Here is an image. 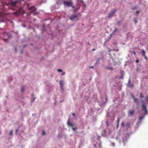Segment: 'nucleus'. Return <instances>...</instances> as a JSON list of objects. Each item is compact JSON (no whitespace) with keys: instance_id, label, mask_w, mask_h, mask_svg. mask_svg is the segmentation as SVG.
I'll return each instance as SVG.
<instances>
[{"instance_id":"nucleus-1","label":"nucleus","mask_w":148,"mask_h":148,"mask_svg":"<svg viewBox=\"0 0 148 148\" xmlns=\"http://www.w3.org/2000/svg\"><path fill=\"white\" fill-rule=\"evenodd\" d=\"M1 8L3 10L9 9L11 6L15 7L19 0H0Z\"/></svg>"},{"instance_id":"nucleus-2","label":"nucleus","mask_w":148,"mask_h":148,"mask_svg":"<svg viewBox=\"0 0 148 148\" xmlns=\"http://www.w3.org/2000/svg\"><path fill=\"white\" fill-rule=\"evenodd\" d=\"M29 10L30 12L32 13L34 15H35L37 14L36 12V9L34 6H32L31 8H29Z\"/></svg>"},{"instance_id":"nucleus-3","label":"nucleus","mask_w":148,"mask_h":148,"mask_svg":"<svg viewBox=\"0 0 148 148\" xmlns=\"http://www.w3.org/2000/svg\"><path fill=\"white\" fill-rule=\"evenodd\" d=\"M72 3L71 1H65L64 2V4L65 6L67 7L72 6L73 8L74 7L72 6Z\"/></svg>"},{"instance_id":"nucleus-4","label":"nucleus","mask_w":148,"mask_h":148,"mask_svg":"<svg viewBox=\"0 0 148 148\" xmlns=\"http://www.w3.org/2000/svg\"><path fill=\"white\" fill-rule=\"evenodd\" d=\"M141 102L143 103L142 105V108L145 111V115L147 114V113L148 112L147 109V107L146 106L145 104L144 103L143 100H141Z\"/></svg>"},{"instance_id":"nucleus-5","label":"nucleus","mask_w":148,"mask_h":148,"mask_svg":"<svg viewBox=\"0 0 148 148\" xmlns=\"http://www.w3.org/2000/svg\"><path fill=\"white\" fill-rule=\"evenodd\" d=\"M130 122H128L125 125L124 122L122 121L121 123V127H124L126 129H127L130 127Z\"/></svg>"},{"instance_id":"nucleus-6","label":"nucleus","mask_w":148,"mask_h":148,"mask_svg":"<svg viewBox=\"0 0 148 148\" xmlns=\"http://www.w3.org/2000/svg\"><path fill=\"white\" fill-rule=\"evenodd\" d=\"M116 10L115 9H113L110 12L109 14L108 17L110 18L114 14L116 11Z\"/></svg>"},{"instance_id":"nucleus-7","label":"nucleus","mask_w":148,"mask_h":148,"mask_svg":"<svg viewBox=\"0 0 148 148\" xmlns=\"http://www.w3.org/2000/svg\"><path fill=\"white\" fill-rule=\"evenodd\" d=\"M135 112L134 110H130L128 112V115L129 116H132Z\"/></svg>"},{"instance_id":"nucleus-8","label":"nucleus","mask_w":148,"mask_h":148,"mask_svg":"<svg viewBox=\"0 0 148 148\" xmlns=\"http://www.w3.org/2000/svg\"><path fill=\"white\" fill-rule=\"evenodd\" d=\"M67 123L69 126L73 127L74 126V124L70 122V118H69L67 122Z\"/></svg>"},{"instance_id":"nucleus-9","label":"nucleus","mask_w":148,"mask_h":148,"mask_svg":"<svg viewBox=\"0 0 148 148\" xmlns=\"http://www.w3.org/2000/svg\"><path fill=\"white\" fill-rule=\"evenodd\" d=\"M107 98L106 97V101L105 102H103L102 101H101L99 104V105H100V106H102L104 105H105L106 102L107 101Z\"/></svg>"},{"instance_id":"nucleus-10","label":"nucleus","mask_w":148,"mask_h":148,"mask_svg":"<svg viewBox=\"0 0 148 148\" xmlns=\"http://www.w3.org/2000/svg\"><path fill=\"white\" fill-rule=\"evenodd\" d=\"M131 95L132 98L134 99V102H135L137 104V105L138 106L139 105V103H138V99L136 98H135L134 96L133 95V94H131Z\"/></svg>"},{"instance_id":"nucleus-11","label":"nucleus","mask_w":148,"mask_h":148,"mask_svg":"<svg viewBox=\"0 0 148 148\" xmlns=\"http://www.w3.org/2000/svg\"><path fill=\"white\" fill-rule=\"evenodd\" d=\"M60 84V86L61 89L62 90H63V87L64 86V82L62 80H60L59 81Z\"/></svg>"},{"instance_id":"nucleus-12","label":"nucleus","mask_w":148,"mask_h":148,"mask_svg":"<svg viewBox=\"0 0 148 148\" xmlns=\"http://www.w3.org/2000/svg\"><path fill=\"white\" fill-rule=\"evenodd\" d=\"M121 138V136L120 135H118V136L116 137V140L118 141L119 143H121V142L120 140Z\"/></svg>"},{"instance_id":"nucleus-13","label":"nucleus","mask_w":148,"mask_h":148,"mask_svg":"<svg viewBox=\"0 0 148 148\" xmlns=\"http://www.w3.org/2000/svg\"><path fill=\"white\" fill-rule=\"evenodd\" d=\"M127 139V137H125L122 138L123 142L124 143V145H125V143L126 142V141Z\"/></svg>"},{"instance_id":"nucleus-14","label":"nucleus","mask_w":148,"mask_h":148,"mask_svg":"<svg viewBox=\"0 0 148 148\" xmlns=\"http://www.w3.org/2000/svg\"><path fill=\"white\" fill-rule=\"evenodd\" d=\"M77 17V16L76 15H73L70 17V19L71 20H73L75 19V18H76Z\"/></svg>"},{"instance_id":"nucleus-15","label":"nucleus","mask_w":148,"mask_h":148,"mask_svg":"<svg viewBox=\"0 0 148 148\" xmlns=\"http://www.w3.org/2000/svg\"><path fill=\"white\" fill-rule=\"evenodd\" d=\"M5 14L4 13H0V17L1 18H4V17Z\"/></svg>"},{"instance_id":"nucleus-16","label":"nucleus","mask_w":148,"mask_h":148,"mask_svg":"<svg viewBox=\"0 0 148 148\" xmlns=\"http://www.w3.org/2000/svg\"><path fill=\"white\" fill-rule=\"evenodd\" d=\"M101 59L102 60V58H98L96 62V63H95V64L96 65V64H98L99 63V60H101Z\"/></svg>"},{"instance_id":"nucleus-17","label":"nucleus","mask_w":148,"mask_h":148,"mask_svg":"<svg viewBox=\"0 0 148 148\" xmlns=\"http://www.w3.org/2000/svg\"><path fill=\"white\" fill-rule=\"evenodd\" d=\"M117 31V28H116L115 29V30H114V32H113V33L110 34V36H112V35H114V33L116 32V31Z\"/></svg>"},{"instance_id":"nucleus-18","label":"nucleus","mask_w":148,"mask_h":148,"mask_svg":"<svg viewBox=\"0 0 148 148\" xmlns=\"http://www.w3.org/2000/svg\"><path fill=\"white\" fill-rule=\"evenodd\" d=\"M142 52L143 55V56H145V50H142Z\"/></svg>"},{"instance_id":"nucleus-19","label":"nucleus","mask_w":148,"mask_h":148,"mask_svg":"<svg viewBox=\"0 0 148 148\" xmlns=\"http://www.w3.org/2000/svg\"><path fill=\"white\" fill-rule=\"evenodd\" d=\"M144 116H143L139 117V119L140 120L144 118Z\"/></svg>"},{"instance_id":"nucleus-20","label":"nucleus","mask_w":148,"mask_h":148,"mask_svg":"<svg viewBox=\"0 0 148 148\" xmlns=\"http://www.w3.org/2000/svg\"><path fill=\"white\" fill-rule=\"evenodd\" d=\"M25 88L24 87H23L21 89V90L22 92H23L24 91Z\"/></svg>"},{"instance_id":"nucleus-21","label":"nucleus","mask_w":148,"mask_h":148,"mask_svg":"<svg viewBox=\"0 0 148 148\" xmlns=\"http://www.w3.org/2000/svg\"><path fill=\"white\" fill-rule=\"evenodd\" d=\"M120 121V119L119 118H118L117 119V123H119Z\"/></svg>"},{"instance_id":"nucleus-22","label":"nucleus","mask_w":148,"mask_h":148,"mask_svg":"<svg viewBox=\"0 0 148 148\" xmlns=\"http://www.w3.org/2000/svg\"><path fill=\"white\" fill-rule=\"evenodd\" d=\"M146 101L148 103V96H147L146 97Z\"/></svg>"},{"instance_id":"nucleus-23","label":"nucleus","mask_w":148,"mask_h":148,"mask_svg":"<svg viewBox=\"0 0 148 148\" xmlns=\"http://www.w3.org/2000/svg\"><path fill=\"white\" fill-rule=\"evenodd\" d=\"M143 97V94L142 93H141L140 94V97L141 98H142Z\"/></svg>"},{"instance_id":"nucleus-24","label":"nucleus","mask_w":148,"mask_h":148,"mask_svg":"<svg viewBox=\"0 0 148 148\" xmlns=\"http://www.w3.org/2000/svg\"><path fill=\"white\" fill-rule=\"evenodd\" d=\"M110 145L111 146H114L115 145V143H111Z\"/></svg>"},{"instance_id":"nucleus-25","label":"nucleus","mask_w":148,"mask_h":148,"mask_svg":"<svg viewBox=\"0 0 148 148\" xmlns=\"http://www.w3.org/2000/svg\"><path fill=\"white\" fill-rule=\"evenodd\" d=\"M134 21L135 22V23H136L137 22V20L135 18L134 19Z\"/></svg>"},{"instance_id":"nucleus-26","label":"nucleus","mask_w":148,"mask_h":148,"mask_svg":"<svg viewBox=\"0 0 148 148\" xmlns=\"http://www.w3.org/2000/svg\"><path fill=\"white\" fill-rule=\"evenodd\" d=\"M58 72H62V70L61 69H58Z\"/></svg>"},{"instance_id":"nucleus-27","label":"nucleus","mask_w":148,"mask_h":148,"mask_svg":"<svg viewBox=\"0 0 148 148\" xmlns=\"http://www.w3.org/2000/svg\"><path fill=\"white\" fill-rule=\"evenodd\" d=\"M133 85H134L133 84H131V85H130L129 86L130 88H132L133 86Z\"/></svg>"},{"instance_id":"nucleus-28","label":"nucleus","mask_w":148,"mask_h":148,"mask_svg":"<svg viewBox=\"0 0 148 148\" xmlns=\"http://www.w3.org/2000/svg\"><path fill=\"white\" fill-rule=\"evenodd\" d=\"M45 132L44 130H43L42 131V134L43 135H45Z\"/></svg>"},{"instance_id":"nucleus-29","label":"nucleus","mask_w":148,"mask_h":148,"mask_svg":"<svg viewBox=\"0 0 148 148\" xmlns=\"http://www.w3.org/2000/svg\"><path fill=\"white\" fill-rule=\"evenodd\" d=\"M12 133H13V131H11L10 132V135H11L12 134Z\"/></svg>"},{"instance_id":"nucleus-30","label":"nucleus","mask_w":148,"mask_h":148,"mask_svg":"<svg viewBox=\"0 0 148 148\" xmlns=\"http://www.w3.org/2000/svg\"><path fill=\"white\" fill-rule=\"evenodd\" d=\"M119 123H117V125H116L117 128L119 126Z\"/></svg>"},{"instance_id":"nucleus-31","label":"nucleus","mask_w":148,"mask_h":148,"mask_svg":"<svg viewBox=\"0 0 148 148\" xmlns=\"http://www.w3.org/2000/svg\"><path fill=\"white\" fill-rule=\"evenodd\" d=\"M144 57L145 58V59H146V60H147V56H144Z\"/></svg>"},{"instance_id":"nucleus-32","label":"nucleus","mask_w":148,"mask_h":148,"mask_svg":"<svg viewBox=\"0 0 148 148\" xmlns=\"http://www.w3.org/2000/svg\"><path fill=\"white\" fill-rule=\"evenodd\" d=\"M76 127H75V128H72V129H73V130L75 131V129H76Z\"/></svg>"},{"instance_id":"nucleus-33","label":"nucleus","mask_w":148,"mask_h":148,"mask_svg":"<svg viewBox=\"0 0 148 148\" xmlns=\"http://www.w3.org/2000/svg\"><path fill=\"white\" fill-rule=\"evenodd\" d=\"M72 115L73 116H75V114L74 113H72Z\"/></svg>"},{"instance_id":"nucleus-34","label":"nucleus","mask_w":148,"mask_h":148,"mask_svg":"<svg viewBox=\"0 0 148 148\" xmlns=\"http://www.w3.org/2000/svg\"><path fill=\"white\" fill-rule=\"evenodd\" d=\"M136 63H138V60H136Z\"/></svg>"},{"instance_id":"nucleus-35","label":"nucleus","mask_w":148,"mask_h":148,"mask_svg":"<svg viewBox=\"0 0 148 148\" xmlns=\"http://www.w3.org/2000/svg\"><path fill=\"white\" fill-rule=\"evenodd\" d=\"M139 13V12L138 11H137L136 12V13H137V14H138Z\"/></svg>"},{"instance_id":"nucleus-36","label":"nucleus","mask_w":148,"mask_h":148,"mask_svg":"<svg viewBox=\"0 0 148 148\" xmlns=\"http://www.w3.org/2000/svg\"><path fill=\"white\" fill-rule=\"evenodd\" d=\"M112 49H110V50H109L108 51L109 52H111L112 51Z\"/></svg>"},{"instance_id":"nucleus-37","label":"nucleus","mask_w":148,"mask_h":148,"mask_svg":"<svg viewBox=\"0 0 148 148\" xmlns=\"http://www.w3.org/2000/svg\"><path fill=\"white\" fill-rule=\"evenodd\" d=\"M136 6L135 8H133V10H134V9H136Z\"/></svg>"},{"instance_id":"nucleus-38","label":"nucleus","mask_w":148,"mask_h":148,"mask_svg":"<svg viewBox=\"0 0 148 148\" xmlns=\"http://www.w3.org/2000/svg\"><path fill=\"white\" fill-rule=\"evenodd\" d=\"M133 53L134 54H135L136 53H135V51H133Z\"/></svg>"},{"instance_id":"nucleus-39","label":"nucleus","mask_w":148,"mask_h":148,"mask_svg":"<svg viewBox=\"0 0 148 148\" xmlns=\"http://www.w3.org/2000/svg\"><path fill=\"white\" fill-rule=\"evenodd\" d=\"M123 77L122 76H121V77H120V78L122 79Z\"/></svg>"},{"instance_id":"nucleus-40","label":"nucleus","mask_w":148,"mask_h":148,"mask_svg":"<svg viewBox=\"0 0 148 148\" xmlns=\"http://www.w3.org/2000/svg\"><path fill=\"white\" fill-rule=\"evenodd\" d=\"M130 79H129V82H128V84H130Z\"/></svg>"},{"instance_id":"nucleus-41","label":"nucleus","mask_w":148,"mask_h":148,"mask_svg":"<svg viewBox=\"0 0 148 148\" xmlns=\"http://www.w3.org/2000/svg\"><path fill=\"white\" fill-rule=\"evenodd\" d=\"M140 123L139 122H138L137 123V124L138 125H139V124H140Z\"/></svg>"},{"instance_id":"nucleus-42","label":"nucleus","mask_w":148,"mask_h":148,"mask_svg":"<svg viewBox=\"0 0 148 148\" xmlns=\"http://www.w3.org/2000/svg\"><path fill=\"white\" fill-rule=\"evenodd\" d=\"M64 74H65V73H62V75H64Z\"/></svg>"},{"instance_id":"nucleus-43","label":"nucleus","mask_w":148,"mask_h":148,"mask_svg":"<svg viewBox=\"0 0 148 148\" xmlns=\"http://www.w3.org/2000/svg\"><path fill=\"white\" fill-rule=\"evenodd\" d=\"M95 49H92V51H95Z\"/></svg>"},{"instance_id":"nucleus-44","label":"nucleus","mask_w":148,"mask_h":148,"mask_svg":"<svg viewBox=\"0 0 148 148\" xmlns=\"http://www.w3.org/2000/svg\"><path fill=\"white\" fill-rule=\"evenodd\" d=\"M90 68H93V66H91V67H90Z\"/></svg>"},{"instance_id":"nucleus-45","label":"nucleus","mask_w":148,"mask_h":148,"mask_svg":"<svg viewBox=\"0 0 148 148\" xmlns=\"http://www.w3.org/2000/svg\"><path fill=\"white\" fill-rule=\"evenodd\" d=\"M106 123H107V125H108V121H107V122H106Z\"/></svg>"},{"instance_id":"nucleus-46","label":"nucleus","mask_w":148,"mask_h":148,"mask_svg":"<svg viewBox=\"0 0 148 148\" xmlns=\"http://www.w3.org/2000/svg\"><path fill=\"white\" fill-rule=\"evenodd\" d=\"M17 131H18V130H16V132H17Z\"/></svg>"},{"instance_id":"nucleus-47","label":"nucleus","mask_w":148,"mask_h":148,"mask_svg":"<svg viewBox=\"0 0 148 148\" xmlns=\"http://www.w3.org/2000/svg\"><path fill=\"white\" fill-rule=\"evenodd\" d=\"M99 147H100V145L99 144Z\"/></svg>"},{"instance_id":"nucleus-48","label":"nucleus","mask_w":148,"mask_h":148,"mask_svg":"<svg viewBox=\"0 0 148 148\" xmlns=\"http://www.w3.org/2000/svg\"><path fill=\"white\" fill-rule=\"evenodd\" d=\"M6 34V33L5 32L4 33V34Z\"/></svg>"},{"instance_id":"nucleus-49","label":"nucleus","mask_w":148,"mask_h":148,"mask_svg":"<svg viewBox=\"0 0 148 148\" xmlns=\"http://www.w3.org/2000/svg\"><path fill=\"white\" fill-rule=\"evenodd\" d=\"M35 98H34V99L33 100V101H34V99H35Z\"/></svg>"},{"instance_id":"nucleus-50","label":"nucleus","mask_w":148,"mask_h":148,"mask_svg":"<svg viewBox=\"0 0 148 148\" xmlns=\"http://www.w3.org/2000/svg\"><path fill=\"white\" fill-rule=\"evenodd\" d=\"M10 9L13 10H14L12 8H10Z\"/></svg>"},{"instance_id":"nucleus-51","label":"nucleus","mask_w":148,"mask_h":148,"mask_svg":"<svg viewBox=\"0 0 148 148\" xmlns=\"http://www.w3.org/2000/svg\"><path fill=\"white\" fill-rule=\"evenodd\" d=\"M96 145V144H95V145H94V146H95Z\"/></svg>"},{"instance_id":"nucleus-52","label":"nucleus","mask_w":148,"mask_h":148,"mask_svg":"<svg viewBox=\"0 0 148 148\" xmlns=\"http://www.w3.org/2000/svg\"><path fill=\"white\" fill-rule=\"evenodd\" d=\"M6 40V39L4 40V41H5V40Z\"/></svg>"},{"instance_id":"nucleus-53","label":"nucleus","mask_w":148,"mask_h":148,"mask_svg":"<svg viewBox=\"0 0 148 148\" xmlns=\"http://www.w3.org/2000/svg\"><path fill=\"white\" fill-rule=\"evenodd\" d=\"M15 50L16 51V49H15Z\"/></svg>"},{"instance_id":"nucleus-54","label":"nucleus","mask_w":148,"mask_h":148,"mask_svg":"<svg viewBox=\"0 0 148 148\" xmlns=\"http://www.w3.org/2000/svg\"><path fill=\"white\" fill-rule=\"evenodd\" d=\"M99 102V101H97V102H98V103Z\"/></svg>"}]
</instances>
